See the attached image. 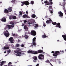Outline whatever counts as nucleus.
<instances>
[{
  "label": "nucleus",
  "mask_w": 66,
  "mask_h": 66,
  "mask_svg": "<svg viewBox=\"0 0 66 66\" xmlns=\"http://www.w3.org/2000/svg\"><path fill=\"white\" fill-rule=\"evenodd\" d=\"M51 53H53V56H56L55 58H56V57H57V55H60V54H61L59 51H56L55 52H54V51H52L51 52Z\"/></svg>",
  "instance_id": "1"
},
{
  "label": "nucleus",
  "mask_w": 66,
  "mask_h": 66,
  "mask_svg": "<svg viewBox=\"0 0 66 66\" xmlns=\"http://www.w3.org/2000/svg\"><path fill=\"white\" fill-rule=\"evenodd\" d=\"M50 1V3L48 1H46L44 2L45 3H46V5H52L53 4V3L52 1V0H49Z\"/></svg>",
  "instance_id": "2"
},
{
  "label": "nucleus",
  "mask_w": 66,
  "mask_h": 66,
  "mask_svg": "<svg viewBox=\"0 0 66 66\" xmlns=\"http://www.w3.org/2000/svg\"><path fill=\"white\" fill-rule=\"evenodd\" d=\"M45 56L44 55L42 54H39L38 56V58L39 60H43L44 59Z\"/></svg>",
  "instance_id": "3"
},
{
  "label": "nucleus",
  "mask_w": 66,
  "mask_h": 66,
  "mask_svg": "<svg viewBox=\"0 0 66 66\" xmlns=\"http://www.w3.org/2000/svg\"><path fill=\"white\" fill-rule=\"evenodd\" d=\"M9 41L10 42V43H13V44H14V43H15V41L14 40V38L13 37H11L9 38Z\"/></svg>",
  "instance_id": "4"
},
{
  "label": "nucleus",
  "mask_w": 66,
  "mask_h": 66,
  "mask_svg": "<svg viewBox=\"0 0 66 66\" xmlns=\"http://www.w3.org/2000/svg\"><path fill=\"white\" fill-rule=\"evenodd\" d=\"M31 34L33 36H35L36 35V32L35 30H32L31 31Z\"/></svg>",
  "instance_id": "5"
},
{
  "label": "nucleus",
  "mask_w": 66,
  "mask_h": 66,
  "mask_svg": "<svg viewBox=\"0 0 66 66\" xmlns=\"http://www.w3.org/2000/svg\"><path fill=\"white\" fill-rule=\"evenodd\" d=\"M21 3H22V4H23V5H24V4H25L26 5H28L29 4V2L27 1L22 2Z\"/></svg>",
  "instance_id": "6"
},
{
  "label": "nucleus",
  "mask_w": 66,
  "mask_h": 66,
  "mask_svg": "<svg viewBox=\"0 0 66 66\" xmlns=\"http://www.w3.org/2000/svg\"><path fill=\"white\" fill-rule=\"evenodd\" d=\"M17 49L18 50L15 51V53H17V54H20L21 53V52H19L20 51V49L19 48H17Z\"/></svg>",
  "instance_id": "7"
},
{
  "label": "nucleus",
  "mask_w": 66,
  "mask_h": 66,
  "mask_svg": "<svg viewBox=\"0 0 66 66\" xmlns=\"http://www.w3.org/2000/svg\"><path fill=\"white\" fill-rule=\"evenodd\" d=\"M11 27L12 28H13V26H12V25L8 24L6 26V28L7 29H11Z\"/></svg>",
  "instance_id": "8"
},
{
  "label": "nucleus",
  "mask_w": 66,
  "mask_h": 66,
  "mask_svg": "<svg viewBox=\"0 0 66 66\" xmlns=\"http://www.w3.org/2000/svg\"><path fill=\"white\" fill-rule=\"evenodd\" d=\"M33 60L34 62H36L37 61V57L36 56H34L33 57Z\"/></svg>",
  "instance_id": "9"
},
{
  "label": "nucleus",
  "mask_w": 66,
  "mask_h": 66,
  "mask_svg": "<svg viewBox=\"0 0 66 66\" xmlns=\"http://www.w3.org/2000/svg\"><path fill=\"white\" fill-rule=\"evenodd\" d=\"M58 14L60 17H63V13L61 11L59 12H58Z\"/></svg>",
  "instance_id": "10"
},
{
  "label": "nucleus",
  "mask_w": 66,
  "mask_h": 66,
  "mask_svg": "<svg viewBox=\"0 0 66 66\" xmlns=\"http://www.w3.org/2000/svg\"><path fill=\"white\" fill-rule=\"evenodd\" d=\"M4 35L6 37H8L10 36V33H7L5 32L4 33Z\"/></svg>",
  "instance_id": "11"
},
{
  "label": "nucleus",
  "mask_w": 66,
  "mask_h": 66,
  "mask_svg": "<svg viewBox=\"0 0 66 66\" xmlns=\"http://www.w3.org/2000/svg\"><path fill=\"white\" fill-rule=\"evenodd\" d=\"M50 20H47L46 21V23H47V24H49V23H51V22H52V20L50 18H49Z\"/></svg>",
  "instance_id": "12"
},
{
  "label": "nucleus",
  "mask_w": 66,
  "mask_h": 66,
  "mask_svg": "<svg viewBox=\"0 0 66 66\" xmlns=\"http://www.w3.org/2000/svg\"><path fill=\"white\" fill-rule=\"evenodd\" d=\"M1 21L2 22H6V18H3L1 19Z\"/></svg>",
  "instance_id": "13"
},
{
  "label": "nucleus",
  "mask_w": 66,
  "mask_h": 66,
  "mask_svg": "<svg viewBox=\"0 0 66 66\" xmlns=\"http://www.w3.org/2000/svg\"><path fill=\"white\" fill-rule=\"evenodd\" d=\"M57 25H56V27H59V28H61V25H60V23H58L57 24Z\"/></svg>",
  "instance_id": "14"
},
{
  "label": "nucleus",
  "mask_w": 66,
  "mask_h": 66,
  "mask_svg": "<svg viewBox=\"0 0 66 66\" xmlns=\"http://www.w3.org/2000/svg\"><path fill=\"white\" fill-rule=\"evenodd\" d=\"M9 8H8V11H9V12H11L12 11V7H9Z\"/></svg>",
  "instance_id": "15"
},
{
  "label": "nucleus",
  "mask_w": 66,
  "mask_h": 66,
  "mask_svg": "<svg viewBox=\"0 0 66 66\" xmlns=\"http://www.w3.org/2000/svg\"><path fill=\"white\" fill-rule=\"evenodd\" d=\"M42 37L43 38H45L46 37H48V36L46 35V34L45 33H44V35L42 36Z\"/></svg>",
  "instance_id": "16"
},
{
  "label": "nucleus",
  "mask_w": 66,
  "mask_h": 66,
  "mask_svg": "<svg viewBox=\"0 0 66 66\" xmlns=\"http://www.w3.org/2000/svg\"><path fill=\"white\" fill-rule=\"evenodd\" d=\"M10 24H12V26L13 27V28H14L15 26V24L13 22V21H11L10 22Z\"/></svg>",
  "instance_id": "17"
},
{
  "label": "nucleus",
  "mask_w": 66,
  "mask_h": 66,
  "mask_svg": "<svg viewBox=\"0 0 66 66\" xmlns=\"http://www.w3.org/2000/svg\"><path fill=\"white\" fill-rule=\"evenodd\" d=\"M24 29H25L26 31H27L28 30V27L26 25L24 26Z\"/></svg>",
  "instance_id": "18"
},
{
  "label": "nucleus",
  "mask_w": 66,
  "mask_h": 66,
  "mask_svg": "<svg viewBox=\"0 0 66 66\" xmlns=\"http://www.w3.org/2000/svg\"><path fill=\"white\" fill-rule=\"evenodd\" d=\"M35 52V51H32L30 50H29L27 52L28 53H34V52Z\"/></svg>",
  "instance_id": "19"
},
{
  "label": "nucleus",
  "mask_w": 66,
  "mask_h": 66,
  "mask_svg": "<svg viewBox=\"0 0 66 66\" xmlns=\"http://www.w3.org/2000/svg\"><path fill=\"white\" fill-rule=\"evenodd\" d=\"M4 12V13H5V14H8V13H9V11L7 10L6 9L5 10Z\"/></svg>",
  "instance_id": "20"
},
{
  "label": "nucleus",
  "mask_w": 66,
  "mask_h": 66,
  "mask_svg": "<svg viewBox=\"0 0 66 66\" xmlns=\"http://www.w3.org/2000/svg\"><path fill=\"white\" fill-rule=\"evenodd\" d=\"M62 37H63V38L64 39V40L66 41V35H62Z\"/></svg>",
  "instance_id": "21"
},
{
  "label": "nucleus",
  "mask_w": 66,
  "mask_h": 66,
  "mask_svg": "<svg viewBox=\"0 0 66 66\" xmlns=\"http://www.w3.org/2000/svg\"><path fill=\"white\" fill-rule=\"evenodd\" d=\"M24 37L25 38V39H27L29 38V36H28V35H25L24 36Z\"/></svg>",
  "instance_id": "22"
},
{
  "label": "nucleus",
  "mask_w": 66,
  "mask_h": 66,
  "mask_svg": "<svg viewBox=\"0 0 66 66\" xmlns=\"http://www.w3.org/2000/svg\"><path fill=\"white\" fill-rule=\"evenodd\" d=\"M42 52H43V50H38V53H42Z\"/></svg>",
  "instance_id": "23"
},
{
  "label": "nucleus",
  "mask_w": 66,
  "mask_h": 66,
  "mask_svg": "<svg viewBox=\"0 0 66 66\" xmlns=\"http://www.w3.org/2000/svg\"><path fill=\"white\" fill-rule=\"evenodd\" d=\"M10 48V47H6V46H5L4 47V50H7V49H9Z\"/></svg>",
  "instance_id": "24"
},
{
  "label": "nucleus",
  "mask_w": 66,
  "mask_h": 66,
  "mask_svg": "<svg viewBox=\"0 0 66 66\" xmlns=\"http://www.w3.org/2000/svg\"><path fill=\"white\" fill-rule=\"evenodd\" d=\"M5 63H6V61H2L1 63V66H2L3 65V64H4Z\"/></svg>",
  "instance_id": "25"
},
{
  "label": "nucleus",
  "mask_w": 66,
  "mask_h": 66,
  "mask_svg": "<svg viewBox=\"0 0 66 66\" xmlns=\"http://www.w3.org/2000/svg\"><path fill=\"white\" fill-rule=\"evenodd\" d=\"M28 16V15L27 14H24L23 15V17L24 18H26V17H27Z\"/></svg>",
  "instance_id": "26"
},
{
  "label": "nucleus",
  "mask_w": 66,
  "mask_h": 66,
  "mask_svg": "<svg viewBox=\"0 0 66 66\" xmlns=\"http://www.w3.org/2000/svg\"><path fill=\"white\" fill-rule=\"evenodd\" d=\"M12 19H13L14 20L16 19H17V17H16V16L15 15L13 16Z\"/></svg>",
  "instance_id": "27"
},
{
  "label": "nucleus",
  "mask_w": 66,
  "mask_h": 66,
  "mask_svg": "<svg viewBox=\"0 0 66 66\" xmlns=\"http://www.w3.org/2000/svg\"><path fill=\"white\" fill-rule=\"evenodd\" d=\"M35 26H34V28H37L38 27V24H35Z\"/></svg>",
  "instance_id": "28"
},
{
  "label": "nucleus",
  "mask_w": 66,
  "mask_h": 66,
  "mask_svg": "<svg viewBox=\"0 0 66 66\" xmlns=\"http://www.w3.org/2000/svg\"><path fill=\"white\" fill-rule=\"evenodd\" d=\"M32 53L34 54H38V52L36 51H35V52Z\"/></svg>",
  "instance_id": "29"
},
{
  "label": "nucleus",
  "mask_w": 66,
  "mask_h": 66,
  "mask_svg": "<svg viewBox=\"0 0 66 66\" xmlns=\"http://www.w3.org/2000/svg\"><path fill=\"white\" fill-rule=\"evenodd\" d=\"M52 23L53 24V25H56V24H57V23H56V22H52Z\"/></svg>",
  "instance_id": "30"
},
{
  "label": "nucleus",
  "mask_w": 66,
  "mask_h": 66,
  "mask_svg": "<svg viewBox=\"0 0 66 66\" xmlns=\"http://www.w3.org/2000/svg\"><path fill=\"white\" fill-rule=\"evenodd\" d=\"M9 19L10 20L12 19H13V16L10 15L9 16Z\"/></svg>",
  "instance_id": "31"
},
{
  "label": "nucleus",
  "mask_w": 66,
  "mask_h": 66,
  "mask_svg": "<svg viewBox=\"0 0 66 66\" xmlns=\"http://www.w3.org/2000/svg\"><path fill=\"white\" fill-rule=\"evenodd\" d=\"M36 38L35 37H34L32 39V42H36L35 40H36Z\"/></svg>",
  "instance_id": "32"
},
{
  "label": "nucleus",
  "mask_w": 66,
  "mask_h": 66,
  "mask_svg": "<svg viewBox=\"0 0 66 66\" xmlns=\"http://www.w3.org/2000/svg\"><path fill=\"white\" fill-rule=\"evenodd\" d=\"M32 18H34L35 17H36V15H35V14H33L32 15Z\"/></svg>",
  "instance_id": "33"
},
{
  "label": "nucleus",
  "mask_w": 66,
  "mask_h": 66,
  "mask_svg": "<svg viewBox=\"0 0 66 66\" xmlns=\"http://www.w3.org/2000/svg\"><path fill=\"white\" fill-rule=\"evenodd\" d=\"M48 9H52V6H50L48 7Z\"/></svg>",
  "instance_id": "34"
},
{
  "label": "nucleus",
  "mask_w": 66,
  "mask_h": 66,
  "mask_svg": "<svg viewBox=\"0 0 66 66\" xmlns=\"http://www.w3.org/2000/svg\"><path fill=\"white\" fill-rule=\"evenodd\" d=\"M19 46H20V45L18 44H16V47H19Z\"/></svg>",
  "instance_id": "35"
},
{
  "label": "nucleus",
  "mask_w": 66,
  "mask_h": 66,
  "mask_svg": "<svg viewBox=\"0 0 66 66\" xmlns=\"http://www.w3.org/2000/svg\"><path fill=\"white\" fill-rule=\"evenodd\" d=\"M11 2H12L13 3H14L15 2V0H12V1Z\"/></svg>",
  "instance_id": "36"
},
{
  "label": "nucleus",
  "mask_w": 66,
  "mask_h": 66,
  "mask_svg": "<svg viewBox=\"0 0 66 66\" xmlns=\"http://www.w3.org/2000/svg\"><path fill=\"white\" fill-rule=\"evenodd\" d=\"M32 44L34 46H36V43L35 42H33Z\"/></svg>",
  "instance_id": "37"
},
{
  "label": "nucleus",
  "mask_w": 66,
  "mask_h": 66,
  "mask_svg": "<svg viewBox=\"0 0 66 66\" xmlns=\"http://www.w3.org/2000/svg\"><path fill=\"white\" fill-rule=\"evenodd\" d=\"M34 1H31L30 3H31V4H34Z\"/></svg>",
  "instance_id": "38"
},
{
  "label": "nucleus",
  "mask_w": 66,
  "mask_h": 66,
  "mask_svg": "<svg viewBox=\"0 0 66 66\" xmlns=\"http://www.w3.org/2000/svg\"><path fill=\"white\" fill-rule=\"evenodd\" d=\"M45 62H46V63H49V62H50V61H49L48 60H47L46 61H45Z\"/></svg>",
  "instance_id": "39"
},
{
  "label": "nucleus",
  "mask_w": 66,
  "mask_h": 66,
  "mask_svg": "<svg viewBox=\"0 0 66 66\" xmlns=\"http://www.w3.org/2000/svg\"><path fill=\"white\" fill-rule=\"evenodd\" d=\"M43 26L44 27H46V23H43Z\"/></svg>",
  "instance_id": "40"
},
{
  "label": "nucleus",
  "mask_w": 66,
  "mask_h": 66,
  "mask_svg": "<svg viewBox=\"0 0 66 66\" xmlns=\"http://www.w3.org/2000/svg\"><path fill=\"white\" fill-rule=\"evenodd\" d=\"M20 15H22V12L20 11V14H19Z\"/></svg>",
  "instance_id": "41"
},
{
  "label": "nucleus",
  "mask_w": 66,
  "mask_h": 66,
  "mask_svg": "<svg viewBox=\"0 0 66 66\" xmlns=\"http://www.w3.org/2000/svg\"><path fill=\"white\" fill-rule=\"evenodd\" d=\"M50 11V12H51V14H53V12H52V11H52L51 10H50V9L49 10Z\"/></svg>",
  "instance_id": "42"
},
{
  "label": "nucleus",
  "mask_w": 66,
  "mask_h": 66,
  "mask_svg": "<svg viewBox=\"0 0 66 66\" xmlns=\"http://www.w3.org/2000/svg\"><path fill=\"white\" fill-rule=\"evenodd\" d=\"M27 22V21L26 20H24V23H26Z\"/></svg>",
  "instance_id": "43"
},
{
  "label": "nucleus",
  "mask_w": 66,
  "mask_h": 66,
  "mask_svg": "<svg viewBox=\"0 0 66 66\" xmlns=\"http://www.w3.org/2000/svg\"><path fill=\"white\" fill-rule=\"evenodd\" d=\"M7 52L8 53H10L11 52V50H9L7 51Z\"/></svg>",
  "instance_id": "44"
},
{
  "label": "nucleus",
  "mask_w": 66,
  "mask_h": 66,
  "mask_svg": "<svg viewBox=\"0 0 66 66\" xmlns=\"http://www.w3.org/2000/svg\"><path fill=\"white\" fill-rule=\"evenodd\" d=\"M60 51V52H61L62 53H64V51Z\"/></svg>",
  "instance_id": "45"
},
{
  "label": "nucleus",
  "mask_w": 66,
  "mask_h": 66,
  "mask_svg": "<svg viewBox=\"0 0 66 66\" xmlns=\"http://www.w3.org/2000/svg\"><path fill=\"white\" fill-rule=\"evenodd\" d=\"M18 36V35L17 34H15V37H17Z\"/></svg>",
  "instance_id": "46"
},
{
  "label": "nucleus",
  "mask_w": 66,
  "mask_h": 66,
  "mask_svg": "<svg viewBox=\"0 0 66 66\" xmlns=\"http://www.w3.org/2000/svg\"><path fill=\"white\" fill-rule=\"evenodd\" d=\"M15 36V34H12V36Z\"/></svg>",
  "instance_id": "47"
},
{
  "label": "nucleus",
  "mask_w": 66,
  "mask_h": 66,
  "mask_svg": "<svg viewBox=\"0 0 66 66\" xmlns=\"http://www.w3.org/2000/svg\"><path fill=\"white\" fill-rule=\"evenodd\" d=\"M9 65H11L12 64V62H10L8 63Z\"/></svg>",
  "instance_id": "48"
},
{
  "label": "nucleus",
  "mask_w": 66,
  "mask_h": 66,
  "mask_svg": "<svg viewBox=\"0 0 66 66\" xmlns=\"http://www.w3.org/2000/svg\"><path fill=\"white\" fill-rule=\"evenodd\" d=\"M32 11L34 13H35V11H34V10H33V9H32Z\"/></svg>",
  "instance_id": "49"
},
{
  "label": "nucleus",
  "mask_w": 66,
  "mask_h": 66,
  "mask_svg": "<svg viewBox=\"0 0 66 66\" xmlns=\"http://www.w3.org/2000/svg\"><path fill=\"white\" fill-rule=\"evenodd\" d=\"M21 47H24V45L23 44H22Z\"/></svg>",
  "instance_id": "50"
},
{
  "label": "nucleus",
  "mask_w": 66,
  "mask_h": 66,
  "mask_svg": "<svg viewBox=\"0 0 66 66\" xmlns=\"http://www.w3.org/2000/svg\"><path fill=\"white\" fill-rule=\"evenodd\" d=\"M6 33H9V31H8L7 30H6Z\"/></svg>",
  "instance_id": "51"
},
{
  "label": "nucleus",
  "mask_w": 66,
  "mask_h": 66,
  "mask_svg": "<svg viewBox=\"0 0 66 66\" xmlns=\"http://www.w3.org/2000/svg\"><path fill=\"white\" fill-rule=\"evenodd\" d=\"M17 56H21V55H20V54H18L17 55Z\"/></svg>",
  "instance_id": "52"
},
{
  "label": "nucleus",
  "mask_w": 66,
  "mask_h": 66,
  "mask_svg": "<svg viewBox=\"0 0 66 66\" xmlns=\"http://www.w3.org/2000/svg\"><path fill=\"white\" fill-rule=\"evenodd\" d=\"M39 64H37L36 65V66H39Z\"/></svg>",
  "instance_id": "53"
},
{
  "label": "nucleus",
  "mask_w": 66,
  "mask_h": 66,
  "mask_svg": "<svg viewBox=\"0 0 66 66\" xmlns=\"http://www.w3.org/2000/svg\"><path fill=\"white\" fill-rule=\"evenodd\" d=\"M26 14H28V12L26 11Z\"/></svg>",
  "instance_id": "54"
},
{
  "label": "nucleus",
  "mask_w": 66,
  "mask_h": 66,
  "mask_svg": "<svg viewBox=\"0 0 66 66\" xmlns=\"http://www.w3.org/2000/svg\"><path fill=\"white\" fill-rule=\"evenodd\" d=\"M27 34H28V33H27V32H26L25 33V35H27Z\"/></svg>",
  "instance_id": "55"
},
{
  "label": "nucleus",
  "mask_w": 66,
  "mask_h": 66,
  "mask_svg": "<svg viewBox=\"0 0 66 66\" xmlns=\"http://www.w3.org/2000/svg\"><path fill=\"white\" fill-rule=\"evenodd\" d=\"M28 24H31V23H30V22H28Z\"/></svg>",
  "instance_id": "56"
},
{
  "label": "nucleus",
  "mask_w": 66,
  "mask_h": 66,
  "mask_svg": "<svg viewBox=\"0 0 66 66\" xmlns=\"http://www.w3.org/2000/svg\"><path fill=\"white\" fill-rule=\"evenodd\" d=\"M4 53H6V51H5V52H4Z\"/></svg>",
  "instance_id": "57"
},
{
  "label": "nucleus",
  "mask_w": 66,
  "mask_h": 66,
  "mask_svg": "<svg viewBox=\"0 0 66 66\" xmlns=\"http://www.w3.org/2000/svg\"><path fill=\"white\" fill-rule=\"evenodd\" d=\"M19 38H21V36H20L19 37Z\"/></svg>",
  "instance_id": "58"
},
{
  "label": "nucleus",
  "mask_w": 66,
  "mask_h": 66,
  "mask_svg": "<svg viewBox=\"0 0 66 66\" xmlns=\"http://www.w3.org/2000/svg\"><path fill=\"white\" fill-rule=\"evenodd\" d=\"M21 6H23V4H21Z\"/></svg>",
  "instance_id": "59"
},
{
  "label": "nucleus",
  "mask_w": 66,
  "mask_h": 66,
  "mask_svg": "<svg viewBox=\"0 0 66 66\" xmlns=\"http://www.w3.org/2000/svg\"><path fill=\"white\" fill-rule=\"evenodd\" d=\"M49 63H50V64L51 65H52V64H51V63H50V62H49Z\"/></svg>",
  "instance_id": "60"
},
{
  "label": "nucleus",
  "mask_w": 66,
  "mask_h": 66,
  "mask_svg": "<svg viewBox=\"0 0 66 66\" xmlns=\"http://www.w3.org/2000/svg\"><path fill=\"white\" fill-rule=\"evenodd\" d=\"M5 30H6V28L5 27Z\"/></svg>",
  "instance_id": "61"
},
{
  "label": "nucleus",
  "mask_w": 66,
  "mask_h": 66,
  "mask_svg": "<svg viewBox=\"0 0 66 66\" xmlns=\"http://www.w3.org/2000/svg\"><path fill=\"white\" fill-rule=\"evenodd\" d=\"M64 1H66V0H63Z\"/></svg>",
  "instance_id": "62"
},
{
  "label": "nucleus",
  "mask_w": 66,
  "mask_h": 66,
  "mask_svg": "<svg viewBox=\"0 0 66 66\" xmlns=\"http://www.w3.org/2000/svg\"><path fill=\"white\" fill-rule=\"evenodd\" d=\"M60 4V5H61V3H60V4Z\"/></svg>",
  "instance_id": "63"
},
{
  "label": "nucleus",
  "mask_w": 66,
  "mask_h": 66,
  "mask_svg": "<svg viewBox=\"0 0 66 66\" xmlns=\"http://www.w3.org/2000/svg\"><path fill=\"white\" fill-rule=\"evenodd\" d=\"M59 62V63H61V62Z\"/></svg>",
  "instance_id": "64"
}]
</instances>
